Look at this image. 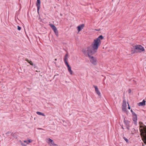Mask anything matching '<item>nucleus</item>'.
<instances>
[{
    "label": "nucleus",
    "mask_w": 146,
    "mask_h": 146,
    "mask_svg": "<svg viewBox=\"0 0 146 146\" xmlns=\"http://www.w3.org/2000/svg\"><path fill=\"white\" fill-rule=\"evenodd\" d=\"M94 43L93 42L91 46H88L86 49H84L82 50V52L85 54H87L89 57L91 56L96 52L98 48L95 49L93 47Z\"/></svg>",
    "instance_id": "1"
},
{
    "label": "nucleus",
    "mask_w": 146,
    "mask_h": 146,
    "mask_svg": "<svg viewBox=\"0 0 146 146\" xmlns=\"http://www.w3.org/2000/svg\"><path fill=\"white\" fill-rule=\"evenodd\" d=\"M139 130L141 135L144 143L146 144V126L141 123L140 125Z\"/></svg>",
    "instance_id": "2"
},
{
    "label": "nucleus",
    "mask_w": 146,
    "mask_h": 146,
    "mask_svg": "<svg viewBox=\"0 0 146 146\" xmlns=\"http://www.w3.org/2000/svg\"><path fill=\"white\" fill-rule=\"evenodd\" d=\"M104 37L102 35H100L97 38L94 40L93 43L94 44L93 47L97 49L98 48L99 46L100 45L101 42L100 40L103 39Z\"/></svg>",
    "instance_id": "3"
},
{
    "label": "nucleus",
    "mask_w": 146,
    "mask_h": 146,
    "mask_svg": "<svg viewBox=\"0 0 146 146\" xmlns=\"http://www.w3.org/2000/svg\"><path fill=\"white\" fill-rule=\"evenodd\" d=\"M135 48L132 54L135 53L137 52H142L145 50V49L143 47L140 45H136L134 47Z\"/></svg>",
    "instance_id": "4"
},
{
    "label": "nucleus",
    "mask_w": 146,
    "mask_h": 146,
    "mask_svg": "<svg viewBox=\"0 0 146 146\" xmlns=\"http://www.w3.org/2000/svg\"><path fill=\"white\" fill-rule=\"evenodd\" d=\"M90 60L92 64L96 65L97 64V60L96 58L93 56L89 57Z\"/></svg>",
    "instance_id": "5"
},
{
    "label": "nucleus",
    "mask_w": 146,
    "mask_h": 146,
    "mask_svg": "<svg viewBox=\"0 0 146 146\" xmlns=\"http://www.w3.org/2000/svg\"><path fill=\"white\" fill-rule=\"evenodd\" d=\"M131 112L132 115V119L133 121V123L135 125H137V115L134 112V111L132 110H131Z\"/></svg>",
    "instance_id": "6"
},
{
    "label": "nucleus",
    "mask_w": 146,
    "mask_h": 146,
    "mask_svg": "<svg viewBox=\"0 0 146 146\" xmlns=\"http://www.w3.org/2000/svg\"><path fill=\"white\" fill-rule=\"evenodd\" d=\"M36 5L37 7V12L39 13V9L40 6V0H37L36 3Z\"/></svg>",
    "instance_id": "7"
},
{
    "label": "nucleus",
    "mask_w": 146,
    "mask_h": 146,
    "mask_svg": "<svg viewBox=\"0 0 146 146\" xmlns=\"http://www.w3.org/2000/svg\"><path fill=\"white\" fill-rule=\"evenodd\" d=\"M93 87L95 89V91L96 93L98 95V96L100 97L101 96V93L100 92L99 89L97 86L93 85Z\"/></svg>",
    "instance_id": "8"
},
{
    "label": "nucleus",
    "mask_w": 146,
    "mask_h": 146,
    "mask_svg": "<svg viewBox=\"0 0 146 146\" xmlns=\"http://www.w3.org/2000/svg\"><path fill=\"white\" fill-rule=\"evenodd\" d=\"M84 24H82L78 26L77 27V30L78 32H79L84 27Z\"/></svg>",
    "instance_id": "9"
},
{
    "label": "nucleus",
    "mask_w": 146,
    "mask_h": 146,
    "mask_svg": "<svg viewBox=\"0 0 146 146\" xmlns=\"http://www.w3.org/2000/svg\"><path fill=\"white\" fill-rule=\"evenodd\" d=\"M123 122L126 127L130 126V122L127 120H126L125 118L124 119Z\"/></svg>",
    "instance_id": "10"
},
{
    "label": "nucleus",
    "mask_w": 146,
    "mask_h": 146,
    "mask_svg": "<svg viewBox=\"0 0 146 146\" xmlns=\"http://www.w3.org/2000/svg\"><path fill=\"white\" fill-rule=\"evenodd\" d=\"M48 141L49 143H51V145H50L51 146H52V145L54 146V145H56V144L54 143V142L50 138H49L48 139Z\"/></svg>",
    "instance_id": "11"
},
{
    "label": "nucleus",
    "mask_w": 146,
    "mask_h": 146,
    "mask_svg": "<svg viewBox=\"0 0 146 146\" xmlns=\"http://www.w3.org/2000/svg\"><path fill=\"white\" fill-rule=\"evenodd\" d=\"M122 110L124 111H126V103L123 104L122 106Z\"/></svg>",
    "instance_id": "12"
},
{
    "label": "nucleus",
    "mask_w": 146,
    "mask_h": 146,
    "mask_svg": "<svg viewBox=\"0 0 146 146\" xmlns=\"http://www.w3.org/2000/svg\"><path fill=\"white\" fill-rule=\"evenodd\" d=\"M145 101L144 100H143L142 102H139L138 103V105L139 106H143L145 104Z\"/></svg>",
    "instance_id": "13"
},
{
    "label": "nucleus",
    "mask_w": 146,
    "mask_h": 146,
    "mask_svg": "<svg viewBox=\"0 0 146 146\" xmlns=\"http://www.w3.org/2000/svg\"><path fill=\"white\" fill-rule=\"evenodd\" d=\"M67 68H68V71L69 72L70 74L72 75L73 72V71L71 70V67H70V66H69L67 67Z\"/></svg>",
    "instance_id": "14"
},
{
    "label": "nucleus",
    "mask_w": 146,
    "mask_h": 146,
    "mask_svg": "<svg viewBox=\"0 0 146 146\" xmlns=\"http://www.w3.org/2000/svg\"><path fill=\"white\" fill-rule=\"evenodd\" d=\"M50 26L53 31L57 29L56 27L53 24H50Z\"/></svg>",
    "instance_id": "15"
},
{
    "label": "nucleus",
    "mask_w": 146,
    "mask_h": 146,
    "mask_svg": "<svg viewBox=\"0 0 146 146\" xmlns=\"http://www.w3.org/2000/svg\"><path fill=\"white\" fill-rule=\"evenodd\" d=\"M26 60L28 63H29L30 65L33 66H34V64L32 62L31 60H29L28 59H26Z\"/></svg>",
    "instance_id": "16"
},
{
    "label": "nucleus",
    "mask_w": 146,
    "mask_h": 146,
    "mask_svg": "<svg viewBox=\"0 0 146 146\" xmlns=\"http://www.w3.org/2000/svg\"><path fill=\"white\" fill-rule=\"evenodd\" d=\"M36 113L38 115H41L44 116H45L44 113L39 111H37L36 112Z\"/></svg>",
    "instance_id": "17"
},
{
    "label": "nucleus",
    "mask_w": 146,
    "mask_h": 146,
    "mask_svg": "<svg viewBox=\"0 0 146 146\" xmlns=\"http://www.w3.org/2000/svg\"><path fill=\"white\" fill-rule=\"evenodd\" d=\"M136 130L134 128H132V130L131 131V133L132 134H134L136 132Z\"/></svg>",
    "instance_id": "18"
},
{
    "label": "nucleus",
    "mask_w": 146,
    "mask_h": 146,
    "mask_svg": "<svg viewBox=\"0 0 146 146\" xmlns=\"http://www.w3.org/2000/svg\"><path fill=\"white\" fill-rule=\"evenodd\" d=\"M68 54H66L64 57V61H67L68 60Z\"/></svg>",
    "instance_id": "19"
},
{
    "label": "nucleus",
    "mask_w": 146,
    "mask_h": 146,
    "mask_svg": "<svg viewBox=\"0 0 146 146\" xmlns=\"http://www.w3.org/2000/svg\"><path fill=\"white\" fill-rule=\"evenodd\" d=\"M19 141L21 142V144L23 146H26L27 145V144H25V143H24V142H22L21 140H20Z\"/></svg>",
    "instance_id": "20"
},
{
    "label": "nucleus",
    "mask_w": 146,
    "mask_h": 146,
    "mask_svg": "<svg viewBox=\"0 0 146 146\" xmlns=\"http://www.w3.org/2000/svg\"><path fill=\"white\" fill-rule=\"evenodd\" d=\"M54 32L55 33L56 35V36H58V32L57 30V29H56V30L54 31Z\"/></svg>",
    "instance_id": "21"
},
{
    "label": "nucleus",
    "mask_w": 146,
    "mask_h": 146,
    "mask_svg": "<svg viewBox=\"0 0 146 146\" xmlns=\"http://www.w3.org/2000/svg\"><path fill=\"white\" fill-rule=\"evenodd\" d=\"M64 62L67 67L70 66L68 62L67 61H64Z\"/></svg>",
    "instance_id": "22"
},
{
    "label": "nucleus",
    "mask_w": 146,
    "mask_h": 146,
    "mask_svg": "<svg viewBox=\"0 0 146 146\" xmlns=\"http://www.w3.org/2000/svg\"><path fill=\"white\" fill-rule=\"evenodd\" d=\"M123 139L126 141V142L127 143L128 142V140L127 138H126L125 137H123Z\"/></svg>",
    "instance_id": "23"
},
{
    "label": "nucleus",
    "mask_w": 146,
    "mask_h": 146,
    "mask_svg": "<svg viewBox=\"0 0 146 146\" xmlns=\"http://www.w3.org/2000/svg\"><path fill=\"white\" fill-rule=\"evenodd\" d=\"M32 141H33L31 139L28 140V144H29V143L32 142Z\"/></svg>",
    "instance_id": "24"
},
{
    "label": "nucleus",
    "mask_w": 146,
    "mask_h": 146,
    "mask_svg": "<svg viewBox=\"0 0 146 146\" xmlns=\"http://www.w3.org/2000/svg\"><path fill=\"white\" fill-rule=\"evenodd\" d=\"M21 27H20V26H17V29L19 30V31H20L21 30Z\"/></svg>",
    "instance_id": "25"
},
{
    "label": "nucleus",
    "mask_w": 146,
    "mask_h": 146,
    "mask_svg": "<svg viewBox=\"0 0 146 146\" xmlns=\"http://www.w3.org/2000/svg\"><path fill=\"white\" fill-rule=\"evenodd\" d=\"M130 126H127V127H126V128L128 130H129L130 129Z\"/></svg>",
    "instance_id": "26"
},
{
    "label": "nucleus",
    "mask_w": 146,
    "mask_h": 146,
    "mask_svg": "<svg viewBox=\"0 0 146 146\" xmlns=\"http://www.w3.org/2000/svg\"><path fill=\"white\" fill-rule=\"evenodd\" d=\"M24 143H26V144H28V140H25L23 141Z\"/></svg>",
    "instance_id": "27"
},
{
    "label": "nucleus",
    "mask_w": 146,
    "mask_h": 146,
    "mask_svg": "<svg viewBox=\"0 0 146 146\" xmlns=\"http://www.w3.org/2000/svg\"><path fill=\"white\" fill-rule=\"evenodd\" d=\"M131 92V90L130 89H129V93H130Z\"/></svg>",
    "instance_id": "28"
},
{
    "label": "nucleus",
    "mask_w": 146,
    "mask_h": 146,
    "mask_svg": "<svg viewBox=\"0 0 146 146\" xmlns=\"http://www.w3.org/2000/svg\"><path fill=\"white\" fill-rule=\"evenodd\" d=\"M121 128H122V129H124V128L123 127V125H122V126H121Z\"/></svg>",
    "instance_id": "29"
},
{
    "label": "nucleus",
    "mask_w": 146,
    "mask_h": 146,
    "mask_svg": "<svg viewBox=\"0 0 146 146\" xmlns=\"http://www.w3.org/2000/svg\"><path fill=\"white\" fill-rule=\"evenodd\" d=\"M128 109H130V107L129 106V104H128Z\"/></svg>",
    "instance_id": "30"
},
{
    "label": "nucleus",
    "mask_w": 146,
    "mask_h": 146,
    "mask_svg": "<svg viewBox=\"0 0 146 146\" xmlns=\"http://www.w3.org/2000/svg\"><path fill=\"white\" fill-rule=\"evenodd\" d=\"M55 60H57V59H55Z\"/></svg>",
    "instance_id": "31"
},
{
    "label": "nucleus",
    "mask_w": 146,
    "mask_h": 146,
    "mask_svg": "<svg viewBox=\"0 0 146 146\" xmlns=\"http://www.w3.org/2000/svg\"><path fill=\"white\" fill-rule=\"evenodd\" d=\"M112 1H113V0H112Z\"/></svg>",
    "instance_id": "32"
},
{
    "label": "nucleus",
    "mask_w": 146,
    "mask_h": 146,
    "mask_svg": "<svg viewBox=\"0 0 146 146\" xmlns=\"http://www.w3.org/2000/svg\"><path fill=\"white\" fill-rule=\"evenodd\" d=\"M59 0H58V1Z\"/></svg>",
    "instance_id": "33"
}]
</instances>
